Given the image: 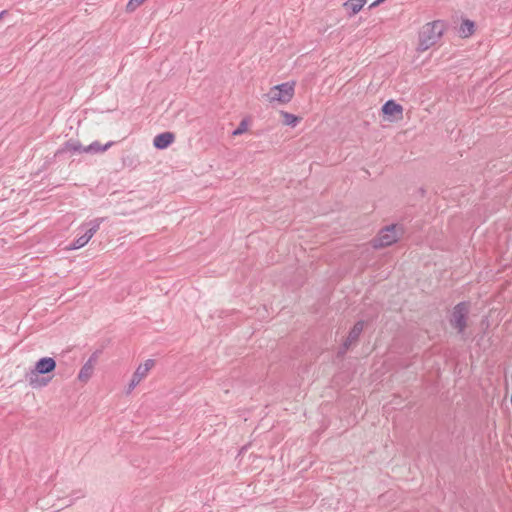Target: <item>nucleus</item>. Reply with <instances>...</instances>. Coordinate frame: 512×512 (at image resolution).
I'll use <instances>...</instances> for the list:
<instances>
[{"label": "nucleus", "instance_id": "19", "mask_svg": "<svg viewBox=\"0 0 512 512\" xmlns=\"http://www.w3.org/2000/svg\"><path fill=\"white\" fill-rule=\"evenodd\" d=\"M247 130V122L246 120H242L238 127L233 131V135H241Z\"/></svg>", "mask_w": 512, "mask_h": 512}, {"label": "nucleus", "instance_id": "9", "mask_svg": "<svg viewBox=\"0 0 512 512\" xmlns=\"http://www.w3.org/2000/svg\"><path fill=\"white\" fill-rule=\"evenodd\" d=\"M382 112L384 115L393 116L395 119H401L403 107L394 100H388L382 106Z\"/></svg>", "mask_w": 512, "mask_h": 512}, {"label": "nucleus", "instance_id": "16", "mask_svg": "<svg viewBox=\"0 0 512 512\" xmlns=\"http://www.w3.org/2000/svg\"><path fill=\"white\" fill-rule=\"evenodd\" d=\"M283 122L285 125L295 126L299 118L291 113L282 112Z\"/></svg>", "mask_w": 512, "mask_h": 512}, {"label": "nucleus", "instance_id": "5", "mask_svg": "<svg viewBox=\"0 0 512 512\" xmlns=\"http://www.w3.org/2000/svg\"><path fill=\"white\" fill-rule=\"evenodd\" d=\"M399 230L400 228L395 224L383 228L379 232L378 236L373 240V246L375 248H383L392 245L399 238Z\"/></svg>", "mask_w": 512, "mask_h": 512}, {"label": "nucleus", "instance_id": "8", "mask_svg": "<svg viewBox=\"0 0 512 512\" xmlns=\"http://www.w3.org/2000/svg\"><path fill=\"white\" fill-rule=\"evenodd\" d=\"M99 351H95L88 359V361L82 366L78 374V379L81 382H87L94 371V366L98 360Z\"/></svg>", "mask_w": 512, "mask_h": 512}, {"label": "nucleus", "instance_id": "21", "mask_svg": "<svg viewBox=\"0 0 512 512\" xmlns=\"http://www.w3.org/2000/svg\"><path fill=\"white\" fill-rule=\"evenodd\" d=\"M384 0H376L371 6L372 7H375L377 5H379L380 3H382Z\"/></svg>", "mask_w": 512, "mask_h": 512}, {"label": "nucleus", "instance_id": "11", "mask_svg": "<svg viewBox=\"0 0 512 512\" xmlns=\"http://www.w3.org/2000/svg\"><path fill=\"white\" fill-rule=\"evenodd\" d=\"M113 144H114L113 141H110V142L106 143L105 145H101L100 142L94 141L90 145L83 148V151L85 153H92V154L102 153V152H105L106 150H108Z\"/></svg>", "mask_w": 512, "mask_h": 512}, {"label": "nucleus", "instance_id": "10", "mask_svg": "<svg viewBox=\"0 0 512 512\" xmlns=\"http://www.w3.org/2000/svg\"><path fill=\"white\" fill-rule=\"evenodd\" d=\"M175 139V136L172 132H163L154 137L153 145L157 149H165L170 146Z\"/></svg>", "mask_w": 512, "mask_h": 512}, {"label": "nucleus", "instance_id": "3", "mask_svg": "<svg viewBox=\"0 0 512 512\" xmlns=\"http://www.w3.org/2000/svg\"><path fill=\"white\" fill-rule=\"evenodd\" d=\"M471 305L467 301H462L456 304L451 312L449 318L450 326L456 330L457 334L465 339V331L468 327L469 313Z\"/></svg>", "mask_w": 512, "mask_h": 512}, {"label": "nucleus", "instance_id": "18", "mask_svg": "<svg viewBox=\"0 0 512 512\" xmlns=\"http://www.w3.org/2000/svg\"><path fill=\"white\" fill-rule=\"evenodd\" d=\"M146 0H129L126 5L127 12H133L137 7H139Z\"/></svg>", "mask_w": 512, "mask_h": 512}, {"label": "nucleus", "instance_id": "14", "mask_svg": "<svg viewBox=\"0 0 512 512\" xmlns=\"http://www.w3.org/2000/svg\"><path fill=\"white\" fill-rule=\"evenodd\" d=\"M365 3L366 0H348L344 3V7L350 12V15H355L362 9Z\"/></svg>", "mask_w": 512, "mask_h": 512}, {"label": "nucleus", "instance_id": "7", "mask_svg": "<svg viewBox=\"0 0 512 512\" xmlns=\"http://www.w3.org/2000/svg\"><path fill=\"white\" fill-rule=\"evenodd\" d=\"M363 329L364 321H358L354 324V326L349 332L348 337L346 338L343 344V347L340 350V353H345L350 348L351 345L355 344L358 341Z\"/></svg>", "mask_w": 512, "mask_h": 512}, {"label": "nucleus", "instance_id": "20", "mask_svg": "<svg viewBox=\"0 0 512 512\" xmlns=\"http://www.w3.org/2000/svg\"><path fill=\"white\" fill-rule=\"evenodd\" d=\"M8 14V11L7 10H3L0 12V21L4 18L5 15Z\"/></svg>", "mask_w": 512, "mask_h": 512}, {"label": "nucleus", "instance_id": "17", "mask_svg": "<svg viewBox=\"0 0 512 512\" xmlns=\"http://www.w3.org/2000/svg\"><path fill=\"white\" fill-rule=\"evenodd\" d=\"M87 243L88 241L81 235L70 244V249H79Z\"/></svg>", "mask_w": 512, "mask_h": 512}, {"label": "nucleus", "instance_id": "2", "mask_svg": "<svg viewBox=\"0 0 512 512\" xmlns=\"http://www.w3.org/2000/svg\"><path fill=\"white\" fill-rule=\"evenodd\" d=\"M444 31V23L442 21H434L425 24L419 32V51H426L435 45L441 38Z\"/></svg>", "mask_w": 512, "mask_h": 512}, {"label": "nucleus", "instance_id": "4", "mask_svg": "<svg viewBox=\"0 0 512 512\" xmlns=\"http://www.w3.org/2000/svg\"><path fill=\"white\" fill-rule=\"evenodd\" d=\"M294 95V83L285 82L272 87L265 94L266 99L270 102L288 103Z\"/></svg>", "mask_w": 512, "mask_h": 512}, {"label": "nucleus", "instance_id": "1", "mask_svg": "<svg viewBox=\"0 0 512 512\" xmlns=\"http://www.w3.org/2000/svg\"><path fill=\"white\" fill-rule=\"evenodd\" d=\"M56 368V361L51 357H43L39 359L34 368L26 373V380L34 388H41L48 385L52 377H41V375L49 374Z\"/></svg>", "mask_w": 512, "mask_h": 512}, {"label": "nucleus", "instance_id": "12", "mask_svg": "<svg viewBox=\"0 0 512 512\" xmlns=\"http://www.w3.org/2000/svg\"><path fill=\"white\" fill-rule=\"evenodd\" d=\"M475 23L469 19L462 21L459 27V34L463 38H467L474 33Z\"/></svg>", "mask_w": 512, "mask_h": 512}, {"label": "nucleus", "instance_id": "13", "mask_svg": "<svg viewBox=\"0 0 512 512\" xmlns=\"http://www.w3.org/2000/svg\"><path fill=\"white\" fill-rule=\"evenodd\" d=\"M104 221V218H95L94 220L90 221L88 225L90 226L89 229L86 230V232L82 235L88 242L93 237V235L98 231L101 223Z\"/></svg>", "mask_w": 512, "mask_h": 512}, {"label": "nucleus", "instance_id": "6", "mask_svg": "<svg viewBox=\"0 0 512 512\" xmlns=\"http://www.w3.org/2000/svg\"><path fill=\"white\" fill-rule=\"evenodd\" d=\"M154 366V360L148 359L144 364H140L134 372L132 379L128 386V393H130L141 381L146 377L149 370Z\"/></svg>", "mask_w": 512, "mask_h": 512}, {"label": "nucleus", "instance_id": "15", "mask_svg": "<svg viewBox=\"0 0 512 512\" xmlns=\"http://www.w3.org/2000/svg\"><path fill=\"white\" fill-rule=\"evenodd\" d=\"M83 146L81 143L77 140H69L65 143L64 147L61 150H58L57 154L64 152V151H70V152H84Z\"/></svg>", "mask_w": 512, "mask_h": 512}]
</instances>
